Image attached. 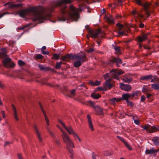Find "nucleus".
I'll list each match as a JSON object with an SVG mask.
<instances>
[{
    "label": "nucleus",
    "mask_w": 159,
    "mask_h": 159,
    "mask_svg": "<svg viewBox=\"0 0 159 159\" xmlns=\"http://www.w3.org/2000/svg\"><path fill=\"white\" fill-rule=\"evenodd\" d=\"M48 131V133L51 135V136L52 137V138L55 139L56 138V136L48 128H47Z\"/></svg>",
    "instance_id": "43"
},
{
    "label": "nucleus",
    "mask_w": 159,
    "mask_h": 159,
    "mask_svg": "<svg viewBox=\"0 0 159 159\" xmlns=\"http://www.w3.org/2000/svg\"><path fill=\"white\" fill-rule=\"evenodd\" d=\"M92 159H97L96 157V156H98L94 152H93L92 153Z\"/></svg>",
    "instance_id": "62"
},
{
    "label": "nucleus",
    "mask_w": 159,
    "mask_h": 159,
    "mask_svg": "<svg viewBox=\"0 0 159 159\" xmlns=\"http://www.w3.org/2000/svg\"><path fill=\"white\" fill-rule=\"evenodd\" d=\"M110 78L115 79L116 80L119 79V77L118 76L116 69H112L110 71Z\"/></svg>",
    "instance_id": "14"
},
{
    "label": "nucleus",
    "mask_w": 159,
    "mask_h": 159,
    "mask_svg": "<svg viewBox=\"0 0 159 159\" xmlns=\"http://www.w3.org/2000/svg\"><path fill=\"white\" fill-rule=\"evenodd\" d=\"M45 8H42L39 6L37 7H30L25 10L19 11V15L22 17H24L28 15L30 12H33L34 14V17L33 19L34 21L37 20H44L51 17V14L48 13L44 16L42 14V12L45 11Z\"/></svg>",
    "instance_id": "1"
},
{
    "label": "nucleus",
    "mask_w": 159,
    "mask_h": 159,
    "mask_svg": "<svg viewBox=\"0 0 159 159\" xmlns=\"http://www.w3.org/2000/svg\"><path fill=\"white\" fill-rule=\"evenodd\" d=\"M58 121L59 123L62 125L65 129L68 132L69 134H72L73 136L75 137V135H76V134L74 132L72 127L71 126L67 127L65 126L64 123L61 120L59 119Z\"/></svg>",
    "instance_id": "8"
},
{
    "label": "nucleus",
    "mask_w": 159,
    "mask_h": 159,
    "mask_svg": "<svg viewBox=\"0 0 159 159\" xmlns=\"http://www.w3.org/2000/svg\"><path fill=\"white\" fill-rule=\"evenodd\" d=\"M148 91V90L146 88L143 87L142 89V92L144 93H146Z\"/></svg>",
    "instance_id": "59"
},
{
    "label": "nucleus",
    "mask_w": 159,
    "mask_h": 159,
    "mask_svg": "<svg viewBox=\"0 0 159 159\" xmlns=\"http://www.w3.org/2000/svg\"><path fill=\"white\" fill-rule=\"evenodd\" d=\"M110 61L112 63H116L117 67H120V65L122 63V60L120 58L113 56L111 57V58L110 60Z\"/></svg>",
    "instance_id": "10"
},
{
    "label": "nucleus",
    "mask_w": 159,
    "mask_h": 159,
    "mask_svg": "<svg viewBox=\"0 0 159 159\" xmlns=\"http://www.w3.org/2000/svg\"><path fill=\"white\" fill-rule=\"evenodd\" d=\"M136 18H137L139 21H140V20H142V18H143L144 19V20H145V19H144V15L142 14L140 12H139L138 15L136 16Z\"/></svg>",
    "instance_id": "36"
},
{
    "label": "nucleus",
    "mask_w": 159,
    "mask_h": 159,
    "mask_svg": "<svg viewBox=\"0 0 159 159\" xmlns=\"http://www.w3.org/2000/svg\"><path fill=\"white\" fill-rule=\"evenodd\" d=\"M89 84H90L92 86H95L99 85L100 84L101 82L98 80H96L95 82H93L92 81H90L89 82Z\"/></svg>",
    "instance_id": "29"
},
{
    "label": "nucleus",
    "mask_w": 159,
    "mask_h": 159,
    "mask_svg": "<svg viewBox=\"0 0 159 159\" xmlns=\"http://www.w3.org/2000/svg\"><path fill=\"white\" fill-rule=\"evenodd\" d=\"M139 13V12H138L135 9L132 10L131 12V14L134 16V17L135 18L136 17V16L138 15Z\"/></svg>",
    "instance_id": "38"
},
{
    "label": "nucleus",
    "mask_w": 159,
    "mask_h": 159,
    "mask_svg": "<svg viewBox=\"0 0 159 159\" xmlns=\"http://www.w3.org/2000/svg\"><path fill=\"white\" fill-rule=\"evenodd\" d=\"M43 56L40 54H37L35 57V59H43Z\"/></svg>",
    "instance_id": "42"
},
{
    "label": "nucleus",
    "mask_w": 159,
    "mask_h": 159,
    "mask_svg": "<svg viewBox=\"0 0 159 159\" xmlns=\"http://www.w3.org/2000/svg\"><path fill=\"white\" fill-rule=\"evenodd\" d=\"M91 96L94 99H98L101 98V96L99 93H92L91 94Z\"/></svg>",
    "instance_id": "26"
},
{
    "label": "nucleus",
    "mask_w": 159,
    "mask_h": 159,
    "mask_svg": "<svg viewBox=\"0 0 159 159\" xmlns=\"http://www.w3.org/2000/svg\"><path fill=\"white\" fill-rule=\"evenodd\" d=\"M71 0H60L57 3L49 8H45L46 9H45L46 11L50 12V13H51L57 7H61L63 4H70L71 3Z\"/></svg>",
    "instance_id": "4"
},
{
    "label": "nucleus",
    "mask_w": 159,
    "mask_h": 159,
    "mask_svg": "<svg viewBox=\"0 0 159 159\" xmlns=\"http://www.w3.org/2000/svg\"><path fill=\"white\" fill-rule=\"evenodd\" d=\"M120 88L126 91H129L132 88L130 85L128 84H121L120 85Z\"/></svg>",
    "instance_id": "15"
},
{
    "label": "nucleus",
    "mask_w": 159,
    "mask_h": 159,
    "mask_svg": "<svg viewBox=\"0 0 159 159\" xmlns=\"http://www.w3.org/2000/svg\"><path fill=\"white\" fill-rule=\"evenodd\" d=\"M11 106L12 107L13 112H14V118L16 120H18V118L16 110V107H15V106L13 104H12Z\"/></svg>",
    "instance_id": "28"
},
{
    "label": "nucleus",
    "mask_w": 159,
    "mask_h": 159,
    "mask_svg": "<svg viewBox=\"0 0 159 159\" xmlns=\"http://www.w3.org/2000/svg\"><path fill=\"white\" fill-rule=\"evenodd\" d=\"M72 148H71L67 149L71 155L70 156V157L72 159H73L74 158L73 156L74 154V153Z\"/></svg>",
    "instance_id": "37"
},
{
    "label": "nucleus",
    "mask_w": 159,
    "mask_h": 159,
    "mask_svg": "<svg viewBox=\"0 0 159 159\" xmlns=\"http://www.w3.org/2000/svg\"><path fill=\"white\" fill-rule=\"evenodd\" d=\"M154 145H159V138L158 137H153L152 140Z\"/></svg>",
    "instance_id": "25"
},
{
    "label": "nucleus",
    "mask_w": 159,
    "mask_h": 159,
    "mask_svg": "<svg viewBox=\"0 0 159 159\" xmlns=\"http://www.w3.org/2000/svg\"><path fill=\"white\" fill-rule=\"evenodd\" d=\"M39 106H40V108L41 109V111H42V112H43V113L44 116V117L45 118V120L46 121V123L47 125L48 126L49 125V120L48 118V117L46 114V112L44 110L43 107V106L41 103V102H39Z\"/></svg>",
    "instance_id": "13"
},
{
    "label": "nucleus",
    "mask_w": 159,
    "mask_h": 159,
    "mask_svg": "<svg viewBox=\"0 0 159 159\" xmlns=\"http://www.w3.org/2000/svg\"><path fill=\"white\" fill-rule=\"evenodd\" d=\"M119 98H113L111 99V101L113 102H120L121 101H118V99Z\"/></svg>",
    "instance_id": "56"
},
{
    "label": "nucleus",
    "mask_w": 159,
    "mask_h": 159,
    "mask_svg": "<svg viewBox=\"0 0 159 159\" xmlns=\"http://www.w3.org/2000/svg\"><path fill=\"white\" fill-rule=\"evenodd\" d=\"M18 63L19 65L20 66H23L25 64V63L24 61L20 60H19L18 61Z\"/></svg>",
    "instance_id": "51"
},
{
    "label": "nucleus",
    "mask_w": 159,
    "mask_h": 159,
    "mask_svg": "<svg viewBox=\"0 0 159 159\" xmlns=\"http://www.w3.org/2000/svg\"><path fill=\"white\" fill-rule=\"evenodd\" d=\"M74 59L81 61L82 63L87 61L86 55L84 52L78 53L75 55Z\"/></svg>",
    "instance_id": "6"
},
{
    "label": "nucleus",
    "mask_w": 159,
    "mask_h": 159,
    "mask_svg": "<svg viewBox=\"0 0 159 159\" xmlns=\"http://www.w3.org/2000/svg\"><path fill=\"white\" fill-rule=\"evenodd\" d=\"M116 26L119 28V30H121L123 27V25L120 23H118L116 24Z\"/></svg>",
    "instance_id": "46"
},
{
    "label": "nucleus",
    "mask_w": 159,
    "mask_h": 159,
    "mask_svg": "<svg viewBox=\"0 0 159 159\" xmlns=\"http://www.w3.org/2000/svg\"><path fill=\"white\" fill-rule=\"evenodd\" d=\"M94 51V49L93 48H90L86 50V52L88 53H90Z\"/></svg>",
    "instance_id": "55"
},
{
    "label": "nucleus",
    "mask_w": 159,
    "mask_h": 159,
    "mask_svg": "<svg viewBox=\"0 0 159 159\" xmlns=\"http://www.w3.org/2000/svg\"><path fill=\"white\" fill-rule=\"evenodd\" d=\"M7 5L8 6V7L7 8V9H13L14 8H16L19 7H22L23 5L22 4H13L12 2H9L4 4L3 5V6H6Z\"/></svg>",
    "instance_id": "12"
},
{
    "label": "nucleus",
    "mask_w": 159,
    "mask_h": 159,
    "mask_svg": "<svg viewBox=\"0 0 159 159\" xmlns=\"http://www.w3.org/2000/svg\"><path fill=\"white\" fill-rule=\"evenodd\" d=\"M127 103V104L129 106L131 107L133 106L134 104L132 103V102L129 101V100L127 101L126 102Z\"/></svg>",
    "instance_id": "60"
},
{
    "label": "nucleus",
    "mask_w": 159,
    "mask_h": 159,
    "mask_svg": "<svg viewBox=\"0 0 159 159\" xmlns=\"http://www.w3.org/2000/svg\"><path fill=\"white\" fill-rule=\"evenodd\" d=\"M152 88L154 89H159V84L156 83L155 84H151Z\"/></svg>",
    "instance_id": "39"
},
{
    "label": "nucleus",
    "mask_w": 159,
    "mask_h": 159,
    "mask_svg": "<svg viewBox=\"0 0 159 159\" xmlns=\"http://www.w3.org/2000/svg\"><path fill=\"white\" fill-rule=\"evenodd\" d=\"M132 80V79L131 78H126L125 79H124V80L125 82H127L128 83H130Z\"/></svg>",
    "instance_id": "44"
},
{
    "label": "nucleus",
    "mask_w": 159,
    "mask_h": 159,
    "mask_svg": "<svg viewBox=\"0 0 159 159\" xmlns=\"http://www.w3.org/2000/svg\"><path fill=\"white\" fill-rule=\"evenodd\" d=\"M11 59L9 57L3 59L2 62L4 66L7 68H13L15 66V64L13 62H11Z\"/></svg>",
    "instance_id": "7"
},
{
    "label": "nucleus",
    "mask_w": 159,
    "mask_h": 159,
    "mask_svg": "<svg viewBox=\"0 0 159 159\" xmlns=\"http://www.w3.org/2000/svg\"><path fill=\"white\" fill-rule=\"evenodd\" d=\"M55 141L56 144H57L59 147H61V143L58 140H55Z\"/></svg>",
    "instance_id": "57"
},
{
    "label": "nucleus",
    "mask_w": 159,
    "mask_h": 159,
    "mask_svg": "<svg viewBox=\"0 0 159 159\" xmlns=\"http://www.w3.org/2000/svg\"><path fill=\"white\" fill-rule=\"evenodd\" d=\"M123 2V1L122 0H117L116 4L118 5H120L121 6Z\"/></svg>",
    "instance_id": "58"
},
{
    "label": "nucleus",
    "mask_w": 159,
    "mask_h": 159,
    "mask_svg": "<svg viewBox=\"0 0 159 159\" xmlns=\"http://www.w3.org/2000/svg\"><path fill=\"white\" fill-rule=\"evenodd\" d=\"M48 68L47 70V71H50L51 72H56V71H55L53 69H52L50 67H48Z\"/></svg>",
    "instance_id": "61"
},
{
    "label": "nucleus",
    "mask_w": 159,
    "mask_h": 159,
    "mask_svg": "<svg viewBox=\"0 0 159 159\" xmlns=\"http://www.w3.org/2000/svg\"><path fill=\"white\" fill-rule=\"evenodd\" d=\"M75 89H72L70 92V94L72 95L75 96Z\"/></svg>",
    "instance_id": "64"
},
{
    "label": "nucleus",
    "mask_w": 159,
    "mask_h": 159,
    "mask_svg": "<svg viewBox=\"0 0 159 159\" xmlns=\"http://www.w3.org/2000/svg\"><path fill=\"white\" fill-rule=\"evenodd\" d=\"M61 136L63 142L66 145V148L67 149L71 148H75L74 143L70 139V137L65 132L62 131V134H61Z\"/></svg>",
    "instance_id": "3"
},
{
    "label": "nucleus",
    "mask_w": 159,
    "mask_h": 159,
    "mask_svg": "<svg viewBox=\"0 0 159 159\" xmlns=\"http://www.w3.org/2000/svg\"><path fill=\"white\" fill-rule=\"evenodd\" d=\"M139 22L140 23V24L139 25V27L140 28H142L144 27V25L142 23V20H140V21H139Z\"/></svg>",
    "instance_id": "49"
},
{
    "label": "nucleus",
    "mask_w": 159,
    "mask_h": 159,
    "mask_svg": "<svg viewBox=\"0 0 159 159\" xmlns=\"http://www.w3.org/2000/svg\"><path fill=\"white\" fill-rule=\"evenodd\" d=\"M145 13L147 16V17H149L150 15V11L149 10L145 11Z\"/></svg>",
    "instance_id": "63"
},
{
    "label": "nucleus",
    "mask_w": 159,
    "mask_h": 159,
    "mask_svg": "<svg viewBox=\"0 0 159 159\" xmlns=\"http://www.w3.org/2000/svg\"><path fill=\"white\" fill-rule=\"evenodd\" d=\"M122 97L119 98L118 99V101H121L122 100H125L126 102L129 100V98L131 97L130 94L128 93L126 94H123L122 95Z\"/></svg>",
    "instance_id": "19"
},
{
    "label": "nucleus",
    "mask_w": 159,
    "mask_h": 159,
    "mask_svg": "<svg viewBox=\"0 0 159 159\" xmlns=\"http://www.w3.org/2000/svg\"><path fill=\"white\" fill-rule=\"evenodd\" d=\"M112 152H110L108 151H105L103 152L102 155L105 156H110L112 155Z\"/></svg>",
    "instance_id": "33"
},
{
    "label": "nucleus",
    "mask_w": 159,
    "mask_h": 159,
    "mask_svg": "<svg viewBox=\"0 0 159 159\" xmlns=\"http://www.w3.org/2000/svg\"><path fill=\"white\" fill-rule=\"evenodd\" d=\"M74 57L75 55H73L72 54H67L65 56H62L61 59L62 61H67L69 59H74Z\"/></svg>",
    "instance_id": "16"
},
{
    "label": "nucleus",
    "mask_w": 159,
    "mask_h": 159,
    "mask_svg": "<svg viewBox=\"0 0 159 159\" xmlns=\"http://www.w3.org/2000/svg\"><path fill=\"white\" fill-rule=\"evenodd\" d=\"M33 127L34 130V133L36 135L39 142L40 143H42V139L41 136V134L39 132L37 125L36 124H34L33 125Z\"/></svg>",
    "instance_id": "11"
},
{
    "label": "nucleus",
    "mask_w": 159,
    "mask_h": 159,
    "mask_svg": "<svg viewBox=\"0 0 159 159\" xmlns=\"http://www.w3.org/2000/svg\"><path fill=\"white\" fill-rule=\"evenodd\" d=\"M61 67V64L58 62H57L55 66V68L57 69H59Z\"/></svg>",
    "instance_id": "53"
},
{
    "label": "nucleus",
    "mask_w": 159,
    "mask_h": 159,
    "mask_svg": "<svg viewBox=\"0 0 159 159\" xmlns=\"http://www.w3.org/2000/svg\"><path fill=\"white\" fill-rule=\"evenodd\" d=\"M116 137L124 143L126 147L128 148L129 150L131 151L132 150V148L131 147L123 138L119 136H117Z\"/></svg>",
    "instance_id": "17"
},
{
    "label": "nucleus",
    "mask_w": 159,
    "mask_h": 159,
    "mask_svg": "<svg viewBox=\"0 0 159 159\" xmlns=\"http://www.w3.org/2000/svg\"><path fill=\"white\" fill-rule=\"evenodd\" d=\"M94 110L96 111L98 115H102L103 114V109L98 106H96Z\"/></svg>",
    "instance_id": "21"
},
{
    "label": "nucleus",
    "mask_w": 159,
    "mask_h": 159,
    "mask_svg": "<svg viewBox=\"0 0 159 159\" xmlns=\"http://www.w3.org/2000/svg\"><path fill=\"white\" fill-rule=\"evenodd\" d=\"M88 30V34L90 35L91 37L93 38H97L98 37V34L101 33V30L100 29H98L96 31L90 30L89 26L86 27Z\"/></svg>",
    "instance_id": "5"
},
{
    "label": "nucleus",
    "mask_w": 159,
    "mask_h": 159,
    "mask_svg": "<svg viewBox=\"0 0 159 159\" xmlns=\"http://www.w3.org/2000/svg\"><path fill=\"white\" fill-rule=\"evenodd\" d=\"M111 79H109L107 80L103 84V85L107 87L109 89H111L113 87V85L111 83Z\"/></svg>",
    "instance_id": "18"
},
{
    "label": "nucleus",
    "mask_w": 159,
    "mask_h": 159,
    "mask_svg": "<svg viewBox=\"0 0 159 159\" xmlns=\"http://www.w3.org/2000/svg\"><path fill=\"white\" fill-rule=\"evenodd\" d=\"M141 93L139 91H134L133 92V93L130 94L131 97H132V98H133L135 96H137L138 94L140 95Z\"/></svg>",
    "instance_id": "34"
},
{
    "label": "nucleus",
    "mask_w": 159,
    "mask_h": 159,
    "mask_svg": "<svg viewBox=\"0 0 159 159\" xmlns=\"http://www.w3.org/2000/svg\"><path fill=\"white\" fill-rule=\"evenodd\" d=\"M110 74V73H107L106 74L103 75V77L104 78V79H106L107 78L110 79L109 78L110 77V75H109ZM110 79H111V78H110Z\"/></svg>",
    "instance_id": "52"
},
{
    "label": "nucleus",
    "mask_w": 159,
    "mask_h": 159,
    "mask_svg": "<svg viewBox=\"0 0 159 159\" xmlns=\"http://www.w3.org/2000/svg\"><path fill=\"white\" fill-rule=\"evenodd\" d=\"M118 33L120 35H122V36L124 35H127V34H126L125 33V31H119L118 32Z\"/></svg>",
    "instance_id": "54"
},
{
    "label": "nucleus",
    "mask_w": 159,
    "mask_h": 159,
    "mask_svg": "<svg viewBox=\"0 0 159 159\" xmlns=\"http://www.w3.org/2000/svg\"><path fill=\"white\" fill-rule=\"evenodd\" d=\"M114 49L115 50L118 52V53H120V47L116 46L114 48Z\"/></svg>",
    "instance_id": "45"
},
{
    "label": "nucleus",
    "mask_w": 159,
    "mask_h": 159,
    "mask_svg": "<svg viewBox=\"0 0 159 159\" xmlns=\"http://www.w3.org/2000/svg\"><path fill=\"white\" fill-rule=\"evenodd\" d=\"M69 7V11L67 10V7L65 5L61 8V16L58 17L59 20L65 21L67 16H69L70 18L75 21L78 20L80 17L78 10L75 8L72 5H70Z\"/></svg>",
    "instance_id": "2"
},
{
    "label": "nucleus",
    "mask_w": 159,
    "mask_h": 159,
    "mask_svg": "<svg viewBox=\"0 0 159 159\" xmlns=\"http://www.w3.org/2000/svg\"><path fill=\"white\" fill-rule=\"evenodd\" d=\"M135 2L136 4L141 6H142L143 3L141 1V0H136Z\"/></svg>",
    "instance_id": "48"
},
{
    "label": "nucleus",
    "mask_w": 159,
    "mask_h": 159,
    "mask_svg": "<svg viewBox=\"0 0 159 159\" xmlns=\"http://www.w3.org/2000/svg\"><path fill=\"white\" fill-rule=\"evenodd\" d=\"M149 6L150 4L149 3H145L143 4V6L144 8V10L145 11H147V10H149Z\"/></svg>",
    "instance_id": "35"
},
{
    "label": "nucleus",
    "mask_w": 159,
    "mask_h": 159,
    "mask_svg": "<svg viewBox=\"0 0 159 159\" xmlns=\"http://www.w3.org/2000/svg\"><path fill=\"white\" fill-rule=\"evenodd\" d=\"M88 102L90 104L89 106L92 107L94 109V107H96V106H95L94 103L91 101H89Z\"/></svg>",
    "instance_id": "50"
},
{
    "label": "nucleus",
    "mask_w": 159,
    "mask_h": 159,
    "mask_svg": "<svg viewBox=\"0 0 159 159\" xmlns=\"http://www.w3.org/2000/svg\"><path fill=\"white\" fill-rule=\"evenodd\" d=\"M157 131H159V127H157L154 126L151 127L148 130V132L151 133L156 132Z\"/></svg>",
    "instance_id": "24"
},
{
    "label": "nucleus",
    "mask_w": 159,
    "mask_h": 159,
    "mask_svg": "<svg viewBox=\"0 0 159 159\" xmlns=\"http://www.w3.org/2000/svg\"><path fill=\"white\" fill-rule=\"evenodd\" d=\"M59 58V55L54 53L53 54L51 58L52 59L58 60Z\"/></svg>",
    "instance_id": "40"
},
{
    "label": "nucleus",
    "mask_w": 159,
    "mask_h": 159,
    "mask_svg": "<svg viewBox=\"0 0 159 159\" xmlns=\"http://www.w3.org/2000/svg\"><path fill=\"white\" fill-rule=\"evenodd\" d=\"M150 34V33H142L140 36H138L136 38L137 41L139 43L142 42L147 39L148 37Z\"/></svg>",
    "instance_id": "9"
},
{
    "label": "nucleus",
    "mask_w": 159,
    "mask_h": 159,
    "mask_svg": "<svg viewBox=\"0 0 159 159\" xmlns=\"http://www.w3.org/2000/svg\"><path fill=\"white\" fill-rule=\"evenodd\" d=\"M38 66L40 70L41 71H47V69L48 68V67H45L40 64H38Z\"/></svg>",
    "instance_id": "31"
},
{
    "label": "nucleus",
    "mask_w": 159,
    "mask_h": 159,
    "mask_svg": "<svg viewBox=\"0 0 159 159\" xmlns=\"http://www.w3.org/2000/svg\"><path fill=\"white\" fill-rule=\"evenodd\" d=\"M151 127L150 125L147 124L144 126H142V127L143 128V129L147 130L148 132V130L150 129Z\"/></svg>",
    "instance_id": "41"
},
{
    "label": "nucleus",
    "mask_w": 159,
    "mask_h": 159,
    "mask_svg": "<svg viewBox=\"0 0 159 159\" xmlns=\"http://www.w3.org/2000/svg\"><path fill=\"white\" fill-rule=\"evenodd\" d=\"M155 149L152 148L150 150L147 149L146 150L145 153L146 154H154V152H155Z\"/></svg>",
    "instance_id": "27"
},
{
    "label": "nucleus",
    "mask_w": 159,
    "mask_h": 159,
    "mask_svg": "<svg viewBox=\"0 0 159 159\" xmlns=\"http://www.w3.org/2000/svg\"><path fill=\"white\" fill-rule=\"evenodd\" d=\"M1 50L3 52H0V58H3L6 57L7 55H6V49L5 48H2Z\"/></svg>",
    "instance_id": "23"
},
{
    "label": "nucleus",
    "mask_w": 159,
    "mask_h": 159,
    "mask_svg": "<svg viewBox=\"0 0 159 159\" xmlns=\"http://www.w3.org/2000/svg\"><path fill=\"white\" fill-rule=\"evenodd\" d=\"M82 63L81 61L77 60L75 61L74 63V66L75 67L78 68L82 64Z\"/></svg>",
    "instance_id": "32"
},
{
    "label": "nucleus",
    "mask_w": 159,
    "mask_h": 159,
    "mask_svg": "<svg viewBox=\"0 0 159 159\" xmlns=\"http://www.w3.org/2000/svg\"><path fill=\"white\" fill-rule=\"evenodd\" d=\"M152 77L153 76L152 75H150L142 77L140 78V79L143 80H147L152 79Z\"/></svg>",
    "instance_id": "30"
},
{
    "label": "nucleus",
    "mask_w": 159,
    "mask_h": 159,
    "mask_svg": "<svg viewBox=\"0 0 159 159\" xmlns=\"http://www.w3.org/2000/svg\"><path fill=\"white\" fill-rule=\"evenodd\" d=\"M87 118L88 119V122L89 126L92 131H93L94 130L93 125L92 123V121L91 116L88 115H87Z\"/></svg>",
    "instance_id": "20"
},
{
    "label": "nucleus",
    "mask_w": 159,
    "mask_h": 159,
    "mask_svg": "<svg viewBox=\"0 0 159 159\" xmlns=\"http://www.w3.org/2000/svg\"><path fill=\"white\" fill-rule=\"evenodd\" d=\"M116 69L118 76L122 74H123L124 73V71L123 70H118L117 69Z\"/></svg>",
    "instance_id": "47"
},
{
    "label": "nucleus",
    "mask_w": 159,
    "mask_h": 159,
    "mask_svg": "<svg viewBox=\"0 0 159 159\" xmlns=\"http://www.w3.org/2000/svg\"><path fill=\"white\" fill-rule=\"evenodd\" d=\"M105 19L107 22L109 24H113L114 23L113 20V18L112 16L109 15L108 16H106Z\"/></svg>",
    "instance_id": "22"
}]
</instances>
